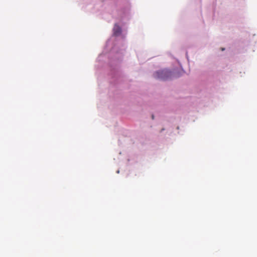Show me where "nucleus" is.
<instances>
[{
  "instance_id": "f257e3e1",
  "label": "nucleus",
  "mask_w": 257,
  "mask_h": 257,
  "mask_svg": "<svg viewBox=\"0 0 257 257\" xmlns=\"http://www.w3.org/2000/svg\"><path fill=\"white\" fill-rule=\"evenodd\" d=\"M172 73L168 70H163L157 71L155 74V77L163 80H166L171 78Z\"/></svg>"
},
{
  "instance_id": "f03ea898",
  "label": "nucleus",
  "mask_w": 257,
  "mask_h": 257,
  "mask_svg": "<svg viewBox=\"0 0 257 257\" xmlns=\"http://www.w3.org/2000/svg\"><path fill=\"white\" fill-rule=\"evenodd\" d=\"M121 30L120 27L117 24H115L113 28V34L115 36H118L120 34Z\"/></svg>"
},
{
  "instance_id": "7ed1b4c3",
  "label": "nucleus",
  "mask_w": 257,
  "mask_h": 257,
  "mask_svg": "<svg viewBox=\"0 0 257 257\" xmlns=\"http://www.w3.org/2000/svg\"><path fill=\"white\" fill-rule=\"evenodd\" d=\"M152 119H154V115H152Z\"/></svg>"
}]
</instances>
